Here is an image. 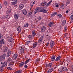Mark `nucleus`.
Here are the masks:
<instances>
[{"instance_id": "nucleus-1", "label": "nucleus", "mask_w": 73, "mask_h": 73, "mask_svg": "<svg viewBox=\"0 0 73 73\" xmlns=\"http://www.w3.org/2000/svg\"><path fill=\"white\" fill-rule=\"evenodd\" d=\"M42 7H38L36 9H35L34 13L35 15L36 13H37L38 11H39V12H40L41 11V10H42Z\"/></svg>"}, {"instance_id": "nucleus-2", "label": "nucleus", "mask_w": 73, "mask_h": 73, "mask_svg": "<svg viewBox=\"0 0 73 73\" xmlns=\"http://www.w3.org/2000/svg\"><path fill=\"white\" fill-rule=\"evenodd\" d=\"M11 54V49H9L8 50V51L7 54V57H8L10 56Z\"/></svg>"}, {"instance_id": "nucleus-3", "label": "nucleus", "mask_w": 73, "mask_h": 73, "mask_svg": "<svg viewBox=\"0 0 73 73\" xmlns=\"http://www.w3.org/2000/svg\"><path fill=\"white\" fill-rule=\"evenodd\" d=\"M35 2L34 1H32V2H31L30 3V6H31V7L30 8V9H32V7H33L32 6H33V5H35Z\"/></svg>"}, {"instance_id": "nucleus-4", "label": "nucleus", "mask_w": 73, "mask_h": 73, "mask_svg": "<svg viewBox=\"0 0 73 73\" xmlns=\"http://www.w3.org/2000/svg\"><path fill=\"white\" fill-rule=\"evenodd\" d=\"M41 31L42 32H44L46 30V27H42L41 29Z\"/></svg>"}, {"instance_id": "nucleus-5", "label": "nucleus", "mask_w": 73, "mask_h": 73, "mask_svg": "<svg viewBox=\"0 0 73 73\" xmlns=\"http://www.w3.org/2000/svg\"><path fill=\"white\" fill-rule=\"evenodd\" d=\"M24 8V5L21 4L19 5V10H21L22 9Z\"/></svg>"}, {"instance_id": "nucleus-6", "label": "nucleus", "mask_w": 73, "mask_h": 73, "mask_svg": "<svg viewBox=\"0 0 73 73\" xmlns=\"http://www.w3.org/2000/svg\"><path fill=\"white\" fill-rule=\"evenodd\" d=\"M40 12H43V13H46L47 12V10L45 9H42L41 10H40Z\"/></svg>"}, {"instance_id": "nucleus-7", "label": "nucleus", "mask_w": 73, "mask_h": 73, "mask_svg": "<svg viewBox=\"0 0 73 73\" xmlns=\"http://www.w3.org/2000/svg\"><path fill=\"white\" fill-rule=\"evenodd\" d=\"M19 15L17 14H16L14 15V17L15 19H17L19 18Z\"/></svg>"}, {"instance_id": "nucleus-8", "label": "nucleus", "mask_w": 73, "mask_h": 73, "mask_svg": "<svg viewBox=\"0 0 73 73\" xmlns=\"http://www.w3.org/2000/svg\"><path fill=\"white\" fill-rule=\"evenodd\" d=\"M23 13L24 14V15H26L27 14V12L25 9H24L22 10Z\"/></svg>"}, {"instance_id": "nucleus-9", "label": "nucleus", "mask_w": 73, "mask_h": 73, "mask_svg": "<svg viewBox=\"0 0 73 73\" xmlns=\"http://www.w3.org/2000/svg\"><path fill=\"white\" fill-rule=\"evenodd\" d=\"M53 24H54V22H51L48 24V25L49 27H51L53 26Z\"/></svg>"}, {"instance_id": "nucleus-10", "label": "nucleus", "mask_w": 73, "mask_h": 73, "mask_svg": "<svg viewBox=\"0 0 73 73\" xmlns=\"http://www.w3.org/2000/svg\"><path fill=\"white\" fill-rule=\"evenodd\" d=\"M43 40V36H42L38 40V42L39 43H40L42 42V41Z\"/></svg>"}, {"instance_id": "nucleus-11", "label": "nucleus", "mask_w": 73, "mask_h": 73, "mask_svg": "<svg viewBox=\"0 0 73 73\" xmlns=\"http://www.w3.org/2000/svg\"><path fill=\"white\" fill-rule=\"evenodd\" d=\"M5 42L4 41V39H1L0 40V44H5Z\"/></svg>"}, {"instance_id": "nucleus-12", "label": "nucleus", "mask_w": 73, "mask_h": 73, "mask_svg": "<svg viewBox=\"0 0 73 73\" xmlns=\"http://www.w3.org/2000/svg\"><path fill=\"white\" fill-rule=\"evenodd\" d=\"M54 45V42H51L50 43V47L51 48V47H53Z\"/></svg>"}, {"instance_id": "nucleus-13", "label": "nucleus", "mask_w": 73, "mask_h": 73, "mask_svg": "<svg viewBox=\"0 0 73 73\" xmlns=\"http://www.w3.org/2000/svg\"><path fill=\"white\" fill-rule=\"evenodd\" d=\"M55 58H56L55 56L54 55H53V56H52V57L51 58V60L52 61H54L55 60Z\"/></svg>"}, {"instance_id": "nucleus-14", "label": "nucleus", "mask_w": 73, "mask_h": 73, "mask_svg": "<svg viewBox=\"0 0 73 73\" xmlns=\"http://www.w3.org/2000/svg\"><path fill=\"white\" fill-rule=\"evenodd\" d=\"M66 24V20H64L62 22V26H64L65 24Z\"/></svg>"}, {"instance_id": "nucleus-15", "label": "nucleus", "mask_w": 73, "mask_h": 73, "mask_svg": "<svg viewBox=\"0 0 73 73\" xmlns=\"http://www.w3.org/2000/svg\"><path fill=\"white\" fill-rule=\"evenodd\" d=\"M32 36L33 37H35V36H36V33L35 32V31H33L32 32Z\"/></svg>"}, {"instance_id": "nucleus-16", "label": "nucleus", "mask_w": 73, "mask_h": 73, "mask_svg": "<svg viewBox=\"0 0 73 73\" xmlns=\"http://www.w3.org/2000/svg\"><path fill=\"white\" fill-rule=\"evenodd\" d=\"M12 59H11L10 58H8L7 59V62H10V61H12Z\"/></svg>"}, {"instance_id": "nucleus-17", "label": "nucleus", "mask_w": 73, "mask_h": 73, "mask_svg": "<svg viewBox=\"0 0 73 73\" xmlns=\"http://www.w3.org/2000/svg\"><path fill=\"white\" fill-rule=\"evenodd\" d=\"M25 64V62H22L20 64V65L19 66V67H21L22 66H23V65H24V64Z\"/></svg>"}, {"instance_id": "nucleus-18", "label": "nucleus", "mask_w": 73, "mask_h": 73, "mask_svg": "<svg viewBox=\"0 0 73 73\" xmlns=\"http://www.w3.org/2000/svg\"><path fill=\"white\" fill-rule=\"evenodd\" d=\"M53 68L50 69V70H48L47 71V73H51V72H52V71H53Z\"/></svg>"}, {"instance_id": "nucleus-19", "label": "nucleus", "mask_w": 73, "mask_h": 73, "mask_svg": "<svg viewBox=\"0 0 73 73\" xmlns=\"http://www.w3.org/2000/svg\"><path fill=\"white\" fill-rule=\"evenodd\" d=\"M60 58H61L60 56H59L57 58H56L55 60L56 61H58V60H60Z\"/></svg>"}, {"instance_id": "nucleus-20", "label": "nucleus", "mask_w": 73, "mask_h": 73, "mask_svg": "<svg viewBox=\"0 0 73 73\" xmlns=\"http://www.w3.org/2000/svg\"><path fill=\"white\" fill-rule=\"evenodd\" d=\"M61 70H63V71H67L68 70V69L66 68H63Z\"/></svg>"}, {"instance_id": "nucleus-21", "label": "nucleus", "mask_w": 73, "mask_h": 73, "mask_svg": "<svg viewBox=\"0 0 73 73\" xmlns=\"http://www.w3.org/2000/svg\"><path fill=\"white\" fill-rule=\"evenodd\" d=\"M17 31L19 33L21 32V29L20 27H18L17 29Z\"/></svg>"}, {"instance_id": "nucleus-22", "label": "nucleus", "mask_w": 73, "mask_h": 73, "mask_svg": "<svg viewBox=\"0 0 73 73\" xmlns=\"http://www.w3.org/2000/svg\"><path fill=\"white\" fill-rule=\"evenodd\" d=\"M24 49L23 48H21L20 50V52L21 53H24Z\"/></svg>"}, {"instance_id": "nucleus-23", "label": "nucleus", "mask_w": 73, "mask_h": 73, "mask_svg": "<svg viewBox=\"0 0 73 73\" xmlns=\"http://www.w3.org/2000/svg\"><path fill=\"white\" fill-rule=\"evenodd\" d=\"M57 13L56 12H54L53 13L51 14L52 16H54L55 15H57Z\"/></svg>"}, {"instance_id": "nucleus-24", "label": "nucleus", "mask_w": 73, "mask_h": 73, "mask_svg": "<svg viewBox=\"0 0 73 73\" xmlns=\"http://www.w3.org/2000/svg\"><path fill=\"white\" fill-rule=\"evenodd\" d=\"M14 58L15 59H16L17 58V54H15L14 55Z\"/></svg>"}, {"instance_id": "nucleus-25", "label": "nucleus", "mask_w": 73, "mask_h": 73, "mask_svg": "<svg viewBox=\"0 0 73 73\" xmlns=\"http://www.w3.org/2000/svg\"><path fill=\"white\" fill-rule=\"evenodd\" d=\"M57 17L58 18H61L62 17V15L60 14H57Z\"/></svg>"}, {"instance_id": "nucleus-26", "label": "nucleus", "mask_w": 73, "mask_h": 73, "mask_svg": "<svg viewBox=\"0 0 73 73\" xmlns=\"http://www.w3.org/2000/svg\"><path fill=\"white\" fill-rule=\"evenodd\" d=\"M11 9L8 10L6 12V13L7 14H9L11 13Z\"/></svg>"}, {"instance_id": "nucleus-27", "label": "nucleus", "mask_w": 73, "mask_h": 73, "mask_svg": "<svg viewBox=\"0 0 73 73\" xmlns=\"http://www.w3.org/2000/svg\"><path fill=\"white\" fill-rule=\"evenodd\" d=\"M37 42H36L35 43L33 44V48H35L36 46H37Z\"/></svg>"}, {"instance_id": "nucleus-28", "label": "nucleus", "mask_w": 73, "mask_h": 73, "mask_svg": "<svg viewBox=\"0 0 73 73\" xmlns=\"http://www.w3.org/2000/svg\"><path fill=\"white\" fill-rule=\"evenodd\" d=\"M32 13L30 12L28 13V16H29V17H31V16H32Z\"/></svg>"}, {"instance_id": "nucleus-29", "label": "nucleus", "mask_w": 73, "mask_h": 73, "mask_svg": "<svg viewBox=\"0 0 73 73\" xmlns=\"http://www.w3.org/2000/svg\"><path fill=\"white\" fill-rule=\"evenodd\" d=\"M8 47H7L6 48H5V49L3 51V52L4 53L5 52H7V51H8Z\"/></svg>"}, {"instance_id": "nucleus-30", "label": "nucleus", "mask_w": 73, "mask_h": 73, "mask_svg": "<svg viewBox=\"0 0 73 73\" xmlns=\"http://www.w3.org/2000/svg\"><path fill=\"white\" fill-rule=\"evenodd\" d=\"M70 0L67 1V3L66 4V6H67V5H68V4H70Z\"/></svg>"}, {"instance_id": "nucleus-31", "label": "nucleus", "mask_w": 73, "mask_h": 73, "mask_svg": "<svg viewBox=\"0 0 73 73\" xmlns=\"http://www.w3.org/2000/svg\"><path fill=\"white\" fill-rule=\"evenodd\" d=\"M52 65L53 64L51 63H49L48 65V66L49 68H52Z\"/></svg>"}, {"instance_id": "nucleus-32", "label": "nucleus", "mask_w": 73, "mask_h": 73, "mask_svg": "<svg viewBox=\"0 0 73 73\" xmlns=\"http://www.w3.org/2000/svg\"><path fill=\"white\" fill-rule=\"evenodd\" d=\"M2 57L3 59H5V57H6V54H4L3 56H2Z\"/></svg>"}, {"instance_id": "nucleus-33", "label": "nucleus", "mask_w": 73, "mask_h": 73, "mask_svg": "<svg viewBox=\"0 0 73 73\" xmlns=\"http://www.w3.org/2000/svg\"><path fill=\"white\" fill-rule=\"evenodd\" d=\"M4 66H7V62L5 61L4 62H3V64Z\"/></svg>"}, {"instance_id": "nucleus-34", "label": "nucleus", "mask_w": 73, "mask_h": 73, "mask_svg": "<svg viewBox=\"0 0 73 73\" xmlns=\"http://www.w3.org/2000/svg\"><path fill=\"white\" fill-rule=\"evenodd\" d=\"M29 26V25L28 23H27L26 24H25L24 26V27H26V28H27Z\"/></svg>"}, {"instance_id": "nucleus-35", "label": "nucleus", "mask_w": 73, "mask_h": 73, "mask_svg": "<svg viewBox=\"0 0 73 73\" xmlns=\"http://www.w3.org/2000/svg\"><path fill=\"white\" fill-rule=\"evenodd\" d=\"M37 19L39 21H40V20H42V17H38Z\"/></svg>"}, {"instance_id": "nucleus-36", "label": "nucleus", "mask_w": 73, "mask_h": 73, "mask_svg": "<svg viewBox=\"0 0 73 73\" xmlns=\"http://www.w3.org/2000/svg\"><path fill=\"white\" fill-rule=\"evenodd\" d=\"M14 64V62L13 61H11L10 64H9V65H13Z\"/></svg>"}, {"instance_id": "nucleus-37", "label": "nucleus", "mask_w": 73, "mask_h": 73, "mask_svg": "<svg viewBox=\"0 0 73 73\" xmlns=\"http://www.w3.org/2000/svg\"><path fill=\"white\" fill-rule=\"evenodd\" d=\"M13 41V38H10L9 39V41L10 42H12V41Z\"/></svg>"}, {"instance_id": "nucleus-38", "label": "nucleus", "mask_w": 73, "mask_h": 73, "mask_svg": "<svg viewBox=\"0 0 73 73\" xmlns=\"http://www.w3.org/2000/svg\"><path fill=\"white\" fill-rule=\"evenodd\" d=\"M3 56H1L0 57V61H1L3 60Z\"/></svg>"}, {"instance_id": "nucleus-39", "label": "nucleus", "mask_w": 73, "mask_h": 73, "mask_svg": "<svg viewBox=\"0 0 73 73\" xmlns=\"http://www.w3.org/2000/svg\"><path fill=\"white\" fill-rule=\"evenodd\" d=\"M64 4H62V5H61V8H62V9H64Z\"/></svg>"}, {"instance_id": "nucleus-40", "label": "nucleus", "mask_w": 73, "mask_h": 73, "mask_svg": "<svg viewBox=\"0 0 73 73\" xmlns=\"http://www.w3.org/2000/svg\"><path fill=\"white\" fill-rule=\"evenodd\" d=\"M21 70H19V71H17L15 73H21Z\"/></svg>"}, {"instance_id": "nucleus-41", "label": "nucleus", "mask_w": 73, "mask_h": 73, "mask_svg": "<svg viewBox=\"0 0 73 73\" xmlns=\"http://www.w3.org/2000/svg\"><path fill=\"white\" fill-rule=\"evenodd\" d=\"M67 27L66 26H65L64 28V31H66V28Z\"/></svg>"}, {"instance_id": "nucleus-42", "label": "nucleus", "mask_w": 73, "mask_h": 73, "mask_svg": "<svg viewBox=\"0 0 73 73\" xmlns=\"http://www.w3.org/2000/svg\"><path fill=\"white\" fill-rule=\"evenodd\" d=\"M40 60V58H38L36 59V62H38V61H39Z\"/></svg>"}, {"instance_id": "nucleus-43", "label": "nucleus", "mask_w": 73, "mask_h": 73, "mask_svg": "<svg viewBox=\"0 0 73 73\" xmlns=\"http://www.w3.org/2000/svg\"><path fill=\"white\" fill-rule=\"evenodd\" d=\"M7 69L8 70H12V68L11 67H7Z\"/></svg>"}, {"instance_id": "nucleus-44", "label": "nucleus", "mask_w": 73, "mask_h": 73, "mask_svg": "<svg viewBox=\"0 0 73 73\" xmlns=\"http://www.w3.org/2000/svg\"><path fill=\"white\" fill-rule=\"evenodd\" d=\"M11 5H15V2H12L11 3Z\"/></svg>"}, {"instance_id": "nucleus-45", "label": "nucleus", "mask_w": 73, "mask_h": 73, "mask_svg": "<svg viewBox=\"0 0 73 73\" xmlns=\"http://www.w3.org/2000/svg\"><path fill=\"white\" fill-rule=\"evenodd\" d=\"M43 3L44 5H46V3H47L46 2H43Z\"/></svg>"}, {"instance_id": "nucleus-46", "label": "nucleus", "mask_w": 73, "mask_h": 73, "mask_svg": "<svg viewBox=\"0 0 73 73\" xmlns=\"http://www.w3.org/2000/svg\"><path fill=\"white\" fill-rule=\"evenodd\" d=\"M24 67L25 69H27V68H28V66L27 65H25Z\"/></svg>"}, {"instance_id": "nucleus-47", "label": "nucleus", "mask_w": 73, "mask_h": 73, "mask_svg": "<svg viewBox=\"0 0 73 73\" xmlns=\"http://www.w3.org/2000/svg\"><path fill=\"white\" fill-rule=\"evenodd\" d=\"M3 38V35H0V39Z\"/></svg>"}, {"instance_id": "nucleus-48", "label": "nucleus", "mask_w": 73, "mask_h": 73, "mask_svg": "<svg viewBox=\"0 0 73 73\" xmlns=\"http://www.w3.org/2000/svg\"><path fill=\"white\" fill-rule=\"evenodd\" d=\"M51 3H52V1H50L47 4L49 5L50 4H51Z\"/></svg>"}, {"instance_id": "nucleus-49", "label": "nucleus", "mask_w": 73, "mask_h": 73, "mask_svg": "<svg viewBox=\"0 0 73 73\" xmlns=\"http://www.w3.org/2000/svg\"><path fill=\"white\" fill-rule=\"evenodd\" d=\"M11 1H15V2H17V0H11Z\"/></svg>"}, {"instance_id": "nucleus-50", "label": "nucleus", "mask_w": 73, "mask_h": 73, "mask_svg": "<svg viewBox=\"0 0 73 73\" xmlns=\"http://www.w3.org/2000/svg\"><path fill=\"white\" fill-rule=\"evenodd\" d=\"M28 62H27V60L26 61L25 63V65H26V64H27V63H28Z\"/></svg>"}, {"instance_id": "nucleus-51", "label": "nucleus", "mask_w": 73, "mask_h": 73, "mask_svg": "<svg viewBox=\"0 0 73 73\" xmlns=\"http://www.w3.org/2000/svg\"><path fill=\"white\" fill-rule=\"evenodd\" d=\"M28 62H27V60L26 61L25 63V65H26V64H27V63H28Z\"/></svg>"}, {"instance_id": "nucleus-52", "label": "nucleus", "mask_w": 73, "mask_h": 73, "mask_svg": "<svg viewBox=\"0 0 73 73\" xmlns=\"http://www.w3.org/2000/svg\"><path fill=\"white\" fill-rule=\"evenodd\" d=\"M28 62H27V60L26 61L25 63V65H26V64H27V63H28Z\"/></svg>"}, {"instance_id": "nucleus-53", "label": "nucleus", "mask_w": 73, "mask_h": 73, "mask_svg": "<svg viewBox=\"0 0 73 73\" xmlns=\"http://www.w3.org/2000/svg\"><path fill=\"white\" fill-rule=\"evenodd\" d=\"M4 3L5 5H7V2L5 1Z\"/></svg>"}, {"instance_id": "nucleus-54", "label": "nucleus", "mask_w": 73, "mask_h": 73, "mask_svg": "<svg viewBox=\"0 0 73 73\" xmlns=\"http://www.w3.org/2000/svg\"><path fill=\"white\" fill-rule=\"evenodd\" d=\"M41 5L42 6H45L44 5V3H43V2L41 3Z\"/></svg>"}, {"instance_id": "nucleus-55", "label": "nucleus", "mask_w": 73, "mask_h": 73, "mask_svg": "<svg viewBox=\"0 0 73 73\" xmlns=\"http://www.w3.org/2000/svg\"><path fill=\"white\" fill-rule=\"evenodd\" d=\"M4 66V65L3 64L1 66V68H3Z\"/></svg>"}, {"instance_id": "nucleus-56", "label": "nucleus", "mask_w": 73, "mask_h": 73, "mask_svg": "<svg viewBox=\"0 0 73 73\" xmlns=\"http://www.w3.org/2000/svg\"><path fill=\"white\" fill-rule=\"evenodd\" d=\"M30 60V59H29L28 60H27L26 61H27V62H29V61Z\"/></svg>"}, {"instance_id": "nucleus-57", "label": "nucleus", "mask_w": 73, "mask_h": 73, "mask_svg": "<svg viewBox=\"0 0 73 73\" xmlns=\"http://www.w3.org/2000/svg\"><path fill=\"white\" fill-rule=\"evenodd\" d=\"M27 43H28V44H29L30 43V41H27Z\"/></svg>"}, {"instance_id": "nucleus-58", "label": "nucleus", "mask_w": 73, "mask_h": 73, "mask_svg": "<svg viewBox=\"0 0 73 73\" xmlns=\"http://www.w3.org/2000/svg\"><path fill=\"white\" fill-rule=\"evenodd\" d=\"M1 8H2L1 5H0V9H1Z\"/></svg>"}, {"instance_id": "nucleus-59", "label": "nucleus", "mask_w": 73, "mask_h": 73, "mask_svg": "<svg viewBox=\"0 0 73 73\" xmlns=\"http://www.w3.org/2000/svg\"><path fill=\"white\" fill-rule=\"evenodd\" d=\"M58 7V5H56V7Z\"/></svg>"}, {"instance_id": "nucleus-60", "label": "nucleus", "mask_w": 73, "mask_h": 73, "mask_svg": "<svg viewBox=\"0 0 73 73\" xmlns=\"http://www.w3.org/2000/svg\"><path fill=\"white\" fill-rule=\"evenodd\" d=\"M48 5H48V4H47L46 5V7H48Z\"/></svg>"}, {"instance_id": "nucleus-61", "label": "nucleus", "mask_w": 73, "mask_h": 73, "mask_svg": "<svg viewBox=\"0 0 73 73\" xmlns=\"http://www.w3.org/2000/svg\"><path fill=\"white\" fill-rule=\"evenodd\" d=\"M0 71L1 72H3V69H1Z\"/></svg>"}, {"instance_id": "nucleus-62", "label": "nucleus", "mask_w": 73, "mask_h": 73, "mask_svg": "<svg viewBox=\"0 0 73 73\" xmlns=\"http://www.w3.org/2000/svg\"><path fill=\"white\" fill-rule=\"evenodd\" d=\"M66 13H68V11L67 10L66 11Z\"/></svg>"}, {"instance_id": "nucleus-63", "label": "nucleus", "mask_w": 73, "mask_h": 73, "mask_svg": "<svg viewBox=\"0 0 73 73\" xmlns=\"http://www.w3.org/2000/svg\"><path fill=\"white\" fill-rule=\"evenodd\" d=\"M8 17V16H6V18H7V19H9L8 18H7Z\"/></svg>"}, {"instance_id": "nucleus-64", "label": "nucleus", "mask_w": 73, "mask_h": 73, "mask_svg": "<svg viewBox=\"0 0 73 73\" xmlns=\"http://www.w3.org/2000/svg\"><path fill=\"white\" fill-rule=\"evenodd\" d=\"M29 38H31V36H29Z\"/></svg>"}]
</instances>
